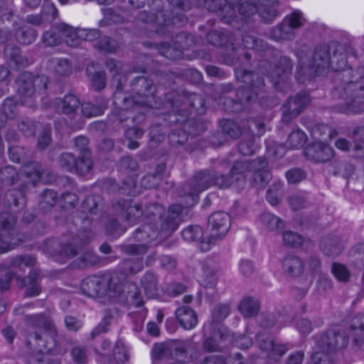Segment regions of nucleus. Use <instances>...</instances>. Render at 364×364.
Masks as SVG:
<instances>
[{"label": "nucleus", "instance_id": "63", "mask_svg": "<svg viewBox=\"0 0 364 364\" xmlns=\"http://www.w3.org/2000/svg\"><path fill=\"white\" fill-rule=\"evenodd\" d=\"M351 329L354 331L355 336L354 342L358 345L361 344L363 339L359 337L358 331L364 334V315L358 316L353 319Z\"/></svg>", "mask_w": 364, "mask_h": 364}, {"label": "nucleus", "instance_id": "51", "mask_svg": "<svg viewBox=\"0 0 364 364\" xmlns=\"http://www.w3.org/2000/svg\"><path fill=\"white\" fill-rule=\"evenodd\" d=\"M221 127L223 132L232 139H238L244 134L240 127L231 120H223L221 122Z\"/></svg>", "mask_w": 364, "mask_h": 364}, {"label": "nucleus", "instance_id": "57", "mask_svg": "<svg viewBox=\"0 0 364 364\" xmlns=\"http://www.w3.org/2000/svg\"><path fill=\"white\" fill-rule=\"evenodd\" d=\"M92 166V162L90 154H85L79 160H76V165H75L74 169L78 174L85 176L90 171Z\"/></svg>", "mask_w": 364, "mask_h": 364}, {"label": "nucleus", "instance_id": "16", "mask_svg": "<svg viewBox=\"0 0 364 364\" xmlns=\"http://www.w3.org/2000/svg\"><path fill=\"white\" fill-rule=\"evenodd\" d=\"M112 206L115 213L124 215L125 220L131 225L141 221L144 218L143 203L131 205L130 201L120 200L115 201Z\"/></svg>", "mask_w": 364, "mask_h": 364}, {"label": "nucleus", "instance_id": "56", "mask_svg": "<svg viewBox=\"0 0 364 364\" xmlns=\"http://www.w3.org/2000/svg\"><path fill=\"white\" fill-rule=\"evenodd\" d=\"M203 285L206 288L214 287L218 282V276L215 269L208 266L203 267Z\"/></svg>", "mask_w": 364, "mask_h": 364}, {"label": "nucleus", "instance_id": "14", "mask_svg": "<svg viewBox=\"0 0 364 364\" xmlns=\"http://www.w3.org/2000/svg\"><path fill=\"white\" fill-rule=\"evenodd\" d=\"M165 103L166 106L172 109L174 113L180 114L183 109L178 108L185 104L190 103L192 107L198 109L197 104L203 107L204 101L203 97L199 95L193 94L188 97L184 93L173 90L165 95Z\"/></svg>", "mask_w": 364, "mask_h": 364}, {"label": "nucleus", "instance_id": "33", "mask_svg": "<svg viewBox=\"0 0 364 364\" xmlns=\"http://www.w3.org/2000/svg\"><path fill=\"white\" fill-rule=\"evenodd\" d=\"M144 294L149 298H155L158 295V279L155 274L148 272L141 277L140 281Z\"/></svg>", "mask_w": 364, "mask_h": 364}, {"label": "nucleus", "instance_id": "40", "mask_svg": "<svg viewBox=\"0 0 364 364\" xmlns=\"http://www.w3.org/2000/svg\"><path fill=\"white\" fill-rule=\"evenodd\" d=\"M207 40L215 46H223L228 43H231L232 46L234 45L233 39L229 33L218 31L209 32L207 35Z\"/></svg>", "mask_w": 364, "mask_h": 364}, {"label": "nucleus", "instance_id": "19", "mask_svg": "<svg viewBox=\"0 0 364 364\" xmlns=\"http://www.w3.org/2000/svg\"><path fill=\"white\" fill-rule=\"evenodd\" d=\"M316 343L319 349L333 352L336 350L346 347L348 344V340L343 334L335 330H328L319 337Z\"/></svg>", "mask_w": 364, "mask_h": 364}, {"label": "nucleus", "instance_id": "43", "mask_svg": "<svg viewBox=\"0 0 364 364\" xmlns=\"http://www.w3.org/2000/svg\"><path fill=\"white\" fill-rule=\"evenodd\" d=\"M262 223L269 230H282L284 227V223L278 217L270 213H264L261 215Z\"/></svg>", "mask_w": 364, "mask_h": 364}, {"label": "nucleus", "instance_id": "30", "mask_svg": "<svg viewBox=\"0 0 364 364\" xmlns=\"http://www.w3.org/2000/svg\"><path fill=\"white\" fill-rule=\"evenodd\" d=\"M328 171L333 176L348 178L354 172V166L346 160L336 159L328 166Z\"/></svg>", "mask_w": 364, "mask_h": 364}, {"label": "nucleus", "instance_id": "6", "mask_svg": "<svg viewBox=\"0 0 364 364\" xmlns=\"http://www.w3.org/2000/svg\"><path fill=\"white\" fill-rule=\"evenodd\" d=\"M119 285V274H112L111 276H92L85 278L81 284V290L89 297H102L107 295L109 299L115 296L120 290Z\"/></svg>", "mask_w": 364, "mask_h": 364}, {"label": "nucleus", "instance_id": "5", "mask_svg": "<svg viewBox=\"0 0 364 364\" xmlns=\"http://www.w3.org/2000/svg\"><path fill=\"white\" fill-rule=\"evenodd\" d=\"M159 235V230L152 223H147L137 228L134 233L135 240L141 244L136 245H122L120 246L121 250L127 255L140 257L134 266L128 268L129 273L134 274L143 269L141 257L148 251L149 246L148 244L154 240Z\"/></svg>", "mask_w": 364, "mask_h": 364}, {"label": "nucleus", "instance_id": "8", "mask_svg": "<svg viewBox=\"0 0 364 364\" xmlns=\"http://www.w3.org/2000/svg\"><path fill=\"white\" fill-rule=\"evenodd\" d=\"M210 233L200 241V249L208 251L216 241L222 240L230 228V216L223 211L213 213L208 219Z\"/></svg>", "mask_w": 364, "mask_h": 364}, {"label": "nucleus", "instance_id": "46", "mask_svg": "<svg viewBox=\"0 0 364 364\" xmlns=\"http://www.w3.org/2000/svg\"><path fill=\"white\" fill-rule=\"evenodd\" d=\"M127 81V77L121 73L119 74H114L113 75V85L115 87V92L113 94L114 97V103L116 106H119L122 107V105L117 102L116 95L119 92L122 96H128L127 94L129 92L127 90L125 89L126 82Z\"/></svg>", "mask_w": 364, "mask_h": 364}, {"label": "nucleus", "instance_id": "23", "mask_svg": "<svg viewBox=\"0 0 364 364\" xmlns=\"http://www.w3.org/2000/svg\"><path fill=\"white\" fill-rule=\"evenodd\" d=\"M6 63L11 69L19 70L26 68L29 61L23 55L20 48L13 45H6L4 50Z\"/></svg>", "mask_w": 364, "mask_h": 364}, {"label": "nucleus", "instance_id": "49", "mask_svg": "<svg viewBox=\"0 0 364 364\" xmlns=\"http://www.w3.org/2000/svg\"><path fill=\"white\" fill-rule=\"evenodd\" d=\"M253 134H244V138L238 145L239 151L245 156H250L255 151Z\"/></svg>", "mask_w": 364, "mask_h": 364}, {"label": "nucleus", "instance_id": "11", "mask_svg": "<svg viewBox=\"0 0 364 364\" xmlns=\"http://www.w3.org/2000/svg\"><path fill=\"white\" fill-rule=\"evenodd\" d=\"M293 63L287 56H281L277 64L273 65L268 61L259 62L260 73L266 75L274 86L284 81L291 73Z\"/></svg>", "mask_w": 364, "mask_h": 364}, {"label": "nucleus", "instance_id": "38", "mask_svg": "<svg viewBox=\"0 0 364 364\" xmlns=\"http://www.w3.org/2000/svg\"><path fill=\"white\" fill-rule=\"evenodd\" d=\"M310 48L307 46H301L296 52V56L299 60V67L296 71L298 80L303 82L306 80L304 77V70H306V65L310 59L308 58Z\"/></svg>", "mask_w": 364, "mask_h": 364}, {"label": "nucleus", "instance_id": "28", "mask_svg": "<svg viewBox=\"0 0 364 364\" xmlns=\"http://www.w3.org/2000/svg\"><path fill=\"white\" fill-rule=\"evenodd\" d=\"M295 36V31L284 18L280 23L273 27L269 33V38L278 42L292 41Z\"/></svg>", "mask_w": 364, "mask_h": 364}, {"label": "nucleus", "instance_id": "41", "mask_svg": "<svg viewBox=\"0 0 364 364\" xmlns=\"http://www.w3.org/2000/svg\"><path fill=\"white\" fill-rule=\"evenodd\" d=\"M15 36L19 43L29 45L36 39L37 31L31 27L22 26L16 30Z\"/></svg>", "mask_w": 364, "mask_h": 364}, {"label": "nucleus", "instance_id": "54", "mask_svg": "<svg viewBox=\"0 0 364 364\" xmlns=\"http://www.w3.org/2000/svg\"><path fill=\"white\" fill-rule=\"evenodd\" d=\"M234 179L232 174H220L218 175L213 171V185L217 186L220 189H225L230 188L234 183Z\"/></svg>", "mask_w": 364, "mask_h": 364}, {"label": "nucleus", "instance_id": "62", "mask_svg": "<svg viewBox=\"0 0 364 364\" xmlns=\"http://www.w3.org/2000/svg\"><path fill=\"white\" fill-rule=\"evenodd\" d=\"M283 242L285 245L291 247H299L304 242V238L293 231H286L283 233Z\"/></svg>", "mask_w": 364, "mask_h": 364}, {"label": "nucleus", "instance_id": "13", "mask_svg": "<svg viewBox=\"0 0 364 364\" xmlns=\"http://www.w3.org/2000/svg\"><path fill=\"white\" fill-rule=\"evenodd\" d=\"M124 274L119 275V292L115 296H111L110 299L114 302L124 303L136 307L141 306L144 301L138 287L133 282H127L124 284Z\"/></svg>", "mask_w": 364, "mask_h": 364}, {"label": "nucleus", "instance_id": "37", "mask_svg": "<svg viewBox=\"0 0 364 364\" xmlns=\"http://www.w3.org/2000/svg\"><path fill=\"white\" fill-rule=\"evenodd\" d=\"M58 198V193L51 189H46L40 196L38 205L44 212L51 210Z\"/></svg>", "mask_w": 364, "mask_h": 364}, {"label": "nucleus", "instance_id": "58", "mask_svg": "<svg viewBox=\"0 0 364 364\" xmlns=\"http://www.w3.org/2000/svg\"><path fill=\"white\" fill-rule=\"evenodd\" d=\"M289 204L293 210H299L304 208L308 205V200L304 193H296L288 198Z\"/></svg>", "mask_w": 364, "mask_h": 364}, {"label": "nucleus", "instance_id": "26", "mask_svg": "<svg viewBox=\"0 0 364 364\" xmlns=\"http://www.w3.org/2000/svg\"><path fill=\"white\" fill-rule=\"evenodd\" d=\"M284 272L291 277L301 276L304 271V263L299 257L294 255L286 256L282 260Z\"/></svg>", "mask_w": 364, "mask_h": 364}, {"label": "nucleus", "instance_id": "32", "mask_svg": "<svg viewBox=\"0 0 364 364\" xmlns=\"http://www.w3.org/2000/svg\"><path fill=\"white\" fill-rule=\"evenodd\" d=\"M260 309V302L252 296L244 297L238 306V310L245 318L256 316Z\"/></svg>", "mask_w": 364, "mask_h": 364}, {"label": "nucleus", "instance_id": "25", "mask_svg": "<svg viewBox=\"0 0 364 364\" xmlns=\"http://www.w3.org/2000/svg\"><path fill=\"white\" fill-rule=\"evenodd\" d=\"M68 246H62V242H60L55 239L47 240L43 247V250L47 254L51 256H63L65 258H73L77 255L75 248L72 247L70 252L67 250Z\"/></svg>", "mask_w": 364, "mask_h": 364}, {"label": "nucleus", "instance_id": "52", "mask_svg": "<svg viewBox=\"0 0 364 364\" xmlns=\"http://www.w3.org/2000/svg\"><path fill=\"white\" fill-rule=\"evenodd\" d=\"M306 141V136L301 130L292 132L288 138L287 144L291 149H300L304 146Z\"/></svg>", "mask_w": 364, "mask_h": 364}, {"label": "nucleus", "instance_id": "59", "mask_svg": "<svg viewBox=\"0 0 364 364\" xmlns=\"http://www.w3.org/2000/svg\"><path fill=\"white\" fill-rule=\"evenodd\" d=\"M181 235L188 242L199 240L203 237V230L198 225H191L182 231Z\"/></svg>", "mask_w": 364, "mask_h": 364}, {"label": "nucleus", "instance_id": "47", "mask_svg": "<svg viewBox=\"0 0 364 364\" xmlns=\"http://www.w3.org/2000/svg\"><path fill=\"white\" fill-rule=\"evenodd\" d=\"M282 184L280 181H274L267 191L266 198L272 205H278L281 201Z\"/></svg>", "mask_w": 364, "mask_h": 364}, {"label": "nucleus", "instance_id": "3", "mask_svg": "<svg viewBox=\"0 0 364 364\" xmlns=\"http://www.w3.org/2000/svg\"><path fill=\"white\" fill-rule=\"evenodd\" d=\"M131 95L122 96L118 92L116 95L117 102L125 109H134L136 107L157 108L156 87L151 80L143 76L134 77L129 83L127 90Z\"/></svg>", "mask_w": 364, "mask_h": 364}, {"label": "nucleus", "instance_id": "17", "mask_svg": "<svg viewBox=\"0 0 364 364\" xmlns=\"http://www.w3.org/2000/svg\"><path fill=\"white\" fill-rule=\"evenodd\" d=\"M309 102V95L305 92H300L295 97H289L282 107V121L289 124L304 109Z\"/></svg>", "mask_w": 364, "mask_h": 364}, {"label": "nucleus", "instance_id": "9", "mask_svg": "<svg viewBox=\"0 0 364 364\" xmlns=\"http://www.w3.org/2000/svg\"><path fill=\"white\" fill-rule=\"evenodd\" d=\"M48 79L45 76H34L32 73L24 72L16 80L18 92L21 97H28L32 101L27 105H33V100L37 95H43L48 87Z\"/></svg>", "mask_w": 364, "mask_h": 364}, {"label": "nucleus", "instance_id": "18", "mask_svg": "<svg viewBox=\"0 0 364 364\" xmlns=\"http://www.w3.org/2000/svg\"><path fill=\"white\" fill-rule=\"evenodd\" d=\"M183 208L181 205L174 204L169 206L167 212L161 215V232L169 235L173 232L182 221L181 213Z\"/></svg>", "mask_w": 364, "mask_h": 364}, {"label": "nucleus", "instance_id": "1", "mask_svg": "<svg viewBox=\"0 0 364 364\" xmlns=\"http://www.w3.org/2000/svg\"><path fill=\"white\" fill-rule=\"evenodd\" d=\"M330 67L336 74L333 78L334 87L331 91L332 97L342 100L343 102L334 107L337 112L346 114H357L364 111V84L360 80L363 77V70H353L347 65L345 53L335 50V44L330 45Z\"/></svg>", "mask_w": 364, "mask_h": 364}, {"label": "nucleus", "instance_id": "24", "mask_svg": "<svg viewBox=\"0 0 364 364\" xmlns=\"http://www.w3.org/2000/svg\"><path fill=\"white\" fill-rule=\"evenodd\" d=\"M320 250L327 256L340 255L344 247L342 240L337 235H326L321 240Z\"/></svg>", "mask_w": 364, "mask_h": 364}, {"label": "nucleus", "instance_id": "10", "mask_svg": "<svg viewBox=\"0 0 364 364\" xmlns=\"http://www.w3.org/2000/svg\"><path fill=\"white\" fill-rule=\"evenodd\" d=\"M16 218L10 213L0 215V254L5 253L18 244V232L16 228Z\"/></svg>", "mask_w": 364, "mask_h": 364}, {"label": "nucleus", "instance_id": "34", "mask_svg": "<svg viewBox=\"0 0 364 364\" xmlns=\"http://www.w3.org/2000/svg\"><path fill=\"white\" fill-rule=\"evenodd\" d=\"M225 4L222 8L220 11L221 19L226 23H232L233 22H238L240 19V16L236 11V6L235 2L239 1V0H224Z\"/></svg>", "mask_w": 364, "mask_h": 364}, {"label": "nucleus", "instance_id": "12", "mask_svg": "<svg viewBox=\"0 0 364 364\" xmlns=\"http://www.w3.org/2000/svg\"><path fill=\"white\" fill-rule=\"evenodd\" d=\"M331 47L330 45L318 46L311 57L304 70L306 80L311 79L330 67Z\"/></svg>", "mask_w": 364, "mask_h": 364}, {"label": "nucleus", "instance_id": "42", "mask_svg": "<svg viewBox=\"0 0 364 364\" xmlns=\"http://www.w3.org/2000/svg\"><path fill=\"white\" fill-rule=\"evenodd\" d=\"M235 4L241 20L249 18L257 13L255 3L253 4L247 0H239V1L235 2Z\"/></svg>", "mask_w": 364, "mask_h": 364}, {"label": "nucleus", "instance_id": "29", "mask_svg": "<svg viewBox=\"0 0 364 364\" xmlns=\"http://www.w3.org/2000/svg\"><path fill=\"white\" fill-rule=\"evenodd\" d=\"M55 29L62 34L68 46L77 47L80 44L82 41V38L80 36L81 28H75L68 24L60 23Z\"/></svg>", "mask_w": 364, "mask_h": 364}, {"label": "nucleus", "instance_id": "44", "mask_svg": "<svg viewBox=\"0 0 364 364\" xmlns=\"http://www.w3.org/2000/svg\"><path fill=\"white\" fill-rule=\"evenodd\" d=\"M107 102H103L97 105L91 102H85L81 104L80 106L82 114L86 117H92L102 114L107 108Z\"/></svg>", "mask_w": 364, "mask_h": 364}, {"label": "nucleus", "instance_id": "22", "mask_svg": "<svg viewBox=\"0 0 364 364\" xmlns=\"http://www.w3.org/2000/svg\"><path fill=\"white\" fill-rule=\"evenodd\" d=\"M257 12L266 23H272L278 16V0H254Z\"/></svg>", "mask_w": 364, "mask_h": 364}, {"label": "nucleus", "instance_id": "31", "mask_svg": "<svg viewBox=\"0 0 364 364\" xmlns=\"http://www.w3.org/2000/svg\"><path fill=\"white\" fill-rule=\"evenodd\" d=\"M236 78L246 84L245 87L254 88H259L264 85V80L258 74L243 69H237L235 70Z\"/></svg>", "mask_w": 364, "mask_h": 364}, {"label": "nucleus", "instance_id": "39", "mask_svg": "<svg viewBox=\"0 0 364 364\" xmlns=\"http://www.w3.org/2000/svg\"><path fill=\"white\" fill-rule=\"evenodd\" d=\"M22 173L33 183H36L43 176L44 171L39 163L36 161H31L23 166Z\"/></svg>", "mask_w": 364, "mask_h": 364}, {"label": "nucleus", "instance_id": "60", "mask_svg": "<svg viewBox=\"0 0 364 364\" xmlns=\"http://www.w3.org/2000/svg\"><path fill=\"white\" fill-rule=\"evenodd\" d=\"M95 47L100 51L106 53H114L116 51L118 45L114 40L107 36L101 38L95 44Z\"/></svg>", "mask_w": 364, "mask_h": 364}, {"label": "nucleus", "instance_id": "7", "mask_svg": "<svg viewBox=\"0 0 364 364\" xmlns=\"http://www.w3.org/2000/svg\"><path fill=\"white\" fill-rule=\"evenodd\" d=\"M213 171H200L184 183L179 190V196L187 206H193L198 199V193L213 185Z\"/></svg>", "mask_w": 364, "mask_h": 364}, {"label": "nucleus", "instance_id": "36", "mask_svg": "<svg viewBox=\"0 0 364 364\" xmlns=\"http://www.w3.org/2000/svg\"><path fill=\"white\" fill-rule=\"evenodd\" d=\"M36 258L31 255H20L11 258L10 267L25 272V268L33 267L36 264Z\"/></svg>", "mask_w": 364, "mask_h": 364}, {"label": "nucleus", "instance_id": "55", "mask_svg": "<svg viewBox=\"0 0 364 364\" xmlns=\"http://www.w3.org/2000/svg\"><path fill=\"white\" fill-rule=\"evenodd\" d=\"M58 164L61 168L66 171H72L76 165V159L71 153L65 152L60 154L58 159Z\"/></svg>", "mask_w": 364, "mask_h": 364}, {"label": "nucleus", "instance_id": "48", "mask_svg": "<svg viewBox=\"0 0 364 364\" xmlns=\"http://www.w3.org/2000/svg\"><path fill=\"white\" fill-rule=\"evenodd\" d=\"M152 358L156 360L172 358L168 341L154 344L152 348Z\"/></svg>", "mask_w": 364, "mask_h": 364}, {"label": "nucleus", "instance_id": "2", "mask_svg": "<svg viewBox=\"0 0 364 364\" xmlns=\"http://www.w3.org/2000/svg\"><path fill=\"white\" fill-rule=\"evenodd\" d=\"M26 321L31 327L44 328V340L37 332L28 334V338H33L37 342L39 350L42 353L64 355L66 353V349L62 344L63 336L59 334L57 327L50 318L42 314L26 315Z\"/></svg>", "mask_w": 364, "mask_h": 364}, {"label": "nucleus", "instance_id": "50", "mask_svg": "<svg viewBox=\"0 0 364 364\" xmlns=\"http://www.w3.org/2000/svg\"><path fill=\"white\" fill-rule=\"evenodd\" d=\"M272 178L269 171L256 172L252 173L250 183L257 189H263Z\"/></svg>", "mask_w": 364, "mask_h": 364}, {"label": "nucleus", "instance_id": "21", "mask_svg": "<svg viewBox=\"0 0 364 364\" xmlns=\"http://www.w3.org/2000/svg\"><path fill=\"white\" fill-rule=\"evenodd\" d=\"M55 105L58 112L75 117L78 113L81 102L77 96L73 94H68L63 98H56Z\"/></svg>", "mask_w": 364, "mask_h": 364}, {"label": "nucleus", "instance_id": "35", "mask_svg": "<svg viewBox=\"0 0 364 364\" xmlns=\"http://www.w3.org/2000/svg\"><path fill=\"white\" fill-rule=\"evenodd\" d=\"M249 161H235L231 168L230 173L233 176L237 186H242L246 181L247 172H250Z\"/></svg>", "mask_w": 364, "mask_h": 364}, {"label": "nucleus", "instance_id": "27", "mask_svg": "<svg viewBox=\"0 0 364 364\" xmlns=\"http://www.w3.org/2000/svg\"><path fill=\"white\" fill-rule=\"evenodd\" d=\"M175 314L180 325L184 329H192L198 323L197 314L189 306H183L178 308Z\"/></svg>", "mask_w": 364, "mask_h": 364}, {"label": "nucleus", "instance_id": "15", "mask_svg": "<svg viewBox=\"0 0 364 364\" xmlns=\"http://www.w3.org/2000/svg\"><path fill=\"white\" fill-rule=\"evenodd\" d=\"M257 97V92L250 87H241L236 93V100H232L227 97H220V100L223 102L225 109L229 112H239L243 106L255 102Z\"/></svg>", "mask_w": 364, "mask_h": 364}, {"label": "nucleus", "instance_id": "61", "mask_svg": "<svg viewBox=\"0 0 364 364\" xmlns=\"http://www.w3.org/2000/svg\"><path fill=\"white\" fill-rule=\"evenodd\" d=\"M284 19L294 31L295 29L302 27L306 23V18L303 14L298 10L287 15Z\"/></svg>", "mask_w": 364, "mask_h": 364}, {"label": "nucleus", "instance_id": "4", "mask_svg": "<svg viewBox=\"0 0 364 364\" xmlns=\"http://www.w3.org/2000/svg\"><path fill=\"white\" fill-rule=\"evenodd\" d=\"M136 25L148 36L154 34L163 36L166 33V26L177 23L186 22V17L183 14H177L174 17H166L164 10H159L156 13L146 10L137 13L136 18Z\"/></svg>", "mask_w": 364, "mask_h": 364}, {"label": "nucleus", "instance_id": "53", "mask_svg": "<svg viewBox=\"0 0 364 364\" xmlns=\"http://www.w3.org/2000/svg\"><path fill=\"white\" fill-rule=\"evenodd\" d=\"M354 150L357 156L364 158V127H358L353 132Z\"/></svg>", "mask_w": 364, "mask_h": 364}, {"label": "nucleus", "instance_id": "20", "mask_svg": "<svg viewBox=\"0 0 364 364\" xmlns=\"http://www.w3.org/2000/svg\"><path fill=\"white\" fill-rule=\"evenodd\" d=\"M304 155L310 161L324 163L333 158L334 150L328 144L316 142L306 147Z\"/></svg>", "mask_w": 364, "mask_h": 364}, {"label": "nucleus", "instance_id": "45", "mask_svg": "<svg viewBox=\"0 0 364 364\" xmlns=\"http://www.w3.org/2000/svg\"><path fill=\"white\" fill-rule=\"evenodd\" d=\"M242 44L246 48L257 50H265L268 48L267 43L264 40L250 34L242 36Z\"/></svg>", "mask_w": 364, "mask_h": 364}, {"label": "nucleus", "instance_id": "64", "mask_svg": "<svg viewBox=\"0 0 364 364\" xmlns=\"http://www.w3.org/2000/svg\"><path fill=\"white\" fill-rule=\"evenodd\" d=\"M311 360L314 364H332L333 361L332 352L321 349L311 355Z\"/></svg>", "mask_w": 364, "mask_h": 364}]
</instances>
